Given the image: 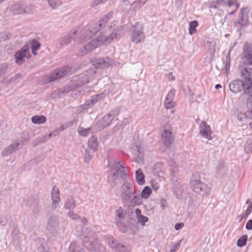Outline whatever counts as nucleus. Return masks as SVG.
Wrapping results in <instances>:
<instances>
[{
  "label": "nucleus",
  "instance_id": "33",
  "mask_svg": "<svg viewBox=\"0 0 252 252\" xmlns=\"http://www.w3.org/2000/svg\"><path fill=\"white\" fill-rule=\"evenodd\" d=\"M136 182L139 185L145 183V176L141 169H138L135 172Z\"/></svg>",
  "mask_w": 252,
  "mask_h": 252
},
{
  "label": "nucleus",
  "instance_id": "48",
  "mask_svg": "<svg viewBox=\"0 0 252 252\" xmlns=\"http://www.w3.org/2000/svg\"><path fill=\"white\" fill-rule=\"evenodd\" d=\"M11 36L12 35L9 32L4 31L1 33L0 38L3 41H6L8 40Z\"/></svg>",
  "mask_w": 252,
  "mask_h": 252
},
{
  "label": "nucleus",
  "instance_id": "43",
  "mask_svg": "<svg viewBox=\"0 0 252 252\" xmlns=\"http://www.w3.org/2000/svg\"><path fill=\"white\" fill-rule=\"evenodd\" d=\"M142 197L138 196L137 195H134L132 197V199H131V204H129V205H127V206L129 207L131 205H139L142 204V199L141 198Z\"/></svg>",
  "mask_w": 252,
  "mask_h": 252
},
{
  "label": "nucleus",
  "instance_id": "31",
  "mask_svg": "<svg viewBox=\"0 0 252 252\" xmlns=\"http://www.w3.org/2000/svg\"><path fill=\"white\" fill-rule=\"evenodd\" d=\"M88 145L89 149L96 151L98 146L97 137L94 136L91 137L88 141Z\"/></svg>",
  "mask_w": 252,
  "mask_h": 252
},
{
  "label": "nucleus",
  "instance_id": "55",
  "mask_svg": "<svg viewBox=\"0 0 252 252\" xmlns=\"http://www.w3.org/2000/svg\"><path fill=\"white\" fill-rule=\"evenodd\" d=\"M164 105L167 109L173 108L174 106V103L173 101L165 100L164 102Z\"/></svg>",
  "mask_w": 252,
  "mask_h": 252
},
{
  "label": "nucleus",
  "instance_id": "14",
  "mask_svg": "<svg viewBox=\"0 0 252 252\" xmlns=\"http://www.w3.org/2000/svg\"><path fill=\"white\" fill-rule=\"evenodd\" d=\"M77 33L76 30H72L67 33L63 36L60 40L61 46H66L69 44L72 40H75L76 35Z\"/></svg>",
  "mask_w": 252,
  "mask_h": 252
},
{
  "label": "nucleus",
  "instance_id": "2",
  "mask_svg": "<svg viewBox=\"0 0 252 252\" xmlns=\"http://www.w3.org/2000/svg\"><path fill=\"white\" fill-rule=\"evenodd\" d=\"M242 76L245 82L240 79L233 80L229 84V90L235 94L243 90L244 94H252V69H244L242 71Z\"/></svg>",
  "mask_w": 252,
  "mask_h": 252
},
{
  "label": "nucleus",
  "instance_id": "19",
  "mask_svg": "<svg viewBox=\"0 0 252 252\" xmlns=\"http://www.w3.org/2000/svg\"><path fill=\"white\" fill-rule=\"evenodd\" d=\"M95 233L92 229L84 227L82 228L81 239L82 240L83 244H86L89 240L91 238H96Z\"/></svg>",
  "mask_w": 252,
  "mask_h": 252
},
{
  "label": "nucleus",
  "instance_id": "49",
  "mask_svg": "<svg viewBox=\"0 0 252 252\" xmlns=\"http://www.w3.org/2000/svg\"><path fill=\"white\" fill-rule=\"evenodd\" d=\"M108 0H93V1L91 3V6L92 7H95L99 4H102L105 2L107 1ZM126 0H122L123 2H125Z\"/></svg>",
  "mask_w": 252,
  "mask_h": 252
},
{
  "label": "nucleus",
  "instance_id": "28",
  "mask_svg": "<svg viewBox=\"0 0 252 252\" xmlns=\"http://www.w3.org/2000/svg\"><path fill=\"white\" fill-rule=\"evenodd\" d=\"M76 207V201L74 198L69 196L65 201L64 207L65 209L70 211L73 210Z\"/></svg>",
  "mask_w": 252,
  "mask_h": 252
},
{
  "label": "nucleus",
  "instance_id": "56",
  "mask_svg": "<svg viewBox=\"0 0 252 252\" xmlns=\"http://www.w3.org/2000/svg\"><path fill=\"white\" fill-rule=\"evenodd\" d=\"M26 204L27 205L32 207V206H34L35 203V199L32 197H29L26 201Z\"/></svg>",
  "mask_w": 252,
  "mask_h": 252
},
{
  "label": "nucleus",
  "instance_id": "58",
  "mask_svg": "<svg viewBox=\"0 0 252 252\" xmlns=\"http://www.w3.org/2000/svg\"><path fill=\"white\" fill-rule=\"evenodd\" d=\"M217 172L219 175H223L225 173V167L222 165H220L218 168Z\"/></svg>",
  "mask_w": 252,
  "mask_h": 252
},
{
  "label": "nucleus",
  "instance_id": "8",
  "mask_svg": "<svg viewBox=\"0 0 252 252\" xmlns=\"http://www.w3.org/2000/svg\"><path fill=\"white\" fill-rule=\"evenodd\" d=\"M30 44H26L15 55V62L20 65L25 62V58H29L31 55L29 52Z\"/></svg>",
  "mask_w": 252,
  "mask_h": 252
},
{
  "label": "nucleus",
  "instance_id": "51",
  "mask_svg": "<svg viewBox=\"0 0 252 252\" xmlns=\"http://www.w3.org/2000/svg\"><path fill=\"white\" fill-rule=\"evenodd\" d=\"M148 221V218L147 217L140 216V217L137 219V222L140 223L142 226H144L145 222Z\"/></svg>",
  "mask_w": 252,
  "mask_h": 252
},
{
  "label": "nucleus",
  "instance_id": "22",
  "mask_svg": "<svg viewBox=\"0 0 252 252\" xmlns=\"http://www.w3.org/2000/svg\"><path fill=\"white\" fill-rule=\"evenodd\" d=\"M248 13L246 8H242L239 14L238 21L235 24H239L241 26H246L248 22Z\"/></svg>",
  "mask_w": 252,
  "mask_h": 252
},
{
  "label": "nucleus",
  "instance_id": "21",
  "mask_svg": "<svg viewBox=\"0 0 252 252\" xmlns=\"http://www.w3.org/2000/svg\"><path fill=\"white\" fill-rule=\"evenodd\" d=\"M243 55L249 65H252V44L246 43L243 47Z\"/></svg>",
  "mask_w": 252,
  "mask_h": 252
},
{
  "label": "nucleus",
  "instance_id": "3",
  "mask_svg": "<svg viewBox=\"0 0 252 252\" xmlns=\"http://www.w3.org/2000/svg\"><path fill=\"white\" fill-rule=\"evenodd\" d=\"M113 14V12L111 11L103 16L96 23L93 31H90L89 34L87 33V35L84 37V40L90 38L93 34L98 31L100 32V35L109 36L113 30L111 31V26L107 25V23L112 18Z\"/></svg>",
  "mask_w": 252,
  "mask_h": 252
},
{
  "label": "nucleus",
  "instance_id": "16",
  "mask_svg": "<svg viewBox=\"0 0 252 252\" xmlns=\"http://www.w3.org/2000/svg\"><path fill=\"white\" fill-rule=\"evenodd\" d=\"M22 145L23 143L22 141L18 140L12 143L8 147L5 148L2 152L1 155L3 157L7 156L21 148Z\"/></svg>",
  "mask_w": 252,
  "mask_h": 252
},
{
  "label": "nucleus",
  "instance_id": "20",
  "mask_svg": "<svg viewBox=\"0 0 252 252\" xmlns=\"http://www.w3.org/2000/svg\"><path fill=\"white\" fill-rule=\"evenodd\" d=\"M51 196L52 200V208L55 209L61 200L60 190L56 185L52 188Z\"/></svg>",
  "mask_w": 252,
  "mask_h": 252
},
{
  "label": "nucleus",
  "instance_id": "37",
  "mask_svg": "<svg viewBox=\"0 0 252 252\" xmlns=\"http://www.w3.org/2000/svg\"><path fill=\"white\" fill-rule=\"evenodd\" d=\"M48 3L52 9H57L62 5L61 0H47Z\"/></svg>",
  "mask_w": 252,
  "mask_h": 252
},
{
  "label": "nucleus",
  "instance_id": "40",
  "mask_svg": "<svg viewBox=\"0 0 252 252\" xmlns=\"http://www.w3.org/2000/svg\"><path fill=\"white\" fill-rule=\"evenodd\" d=\"M208 51L210 56V61H212L214 60V59L215 58V51H216L215 44H211V43H210Z\"/></svg>",
  "mask_w": 252,
  "mask_h": 252
},
{
  "label": "nucleus",
  "instance_id": "35",
  "mask_svg": "<svg viewBox=\"0 0 252 252\" xmlns=\"http://www.w3.org/2000/svg\"><path fill=\"white\" fill-rule=\"evenodd\" d=\"M32 121L33 124H41L46 121V118L43 115H35L32 118Z\"/></svg>",
  "mask_w": 252,
  "mask_h": 252
},
{
  "label": "nucleus",
  "instance_id": "9",
  "mask_svg": "<svg viewBox=\"0 0 252 252\" xmlns=\"http://www.w3.org/2000/svg\"><path fill=\"white\" fill-rule=\"evenodd\" d=\"M107 242L110 247L116 252H128L127 247L122 243H119L116 239L108 237Z\"/></svg>",
  "mask_w": 252,
  "mask_h": 252
},
{
  "label": "nucleus",
  "instance_id": "46",
  "mask_svg": "<svg viewBox=\"0 0 252 252\" xmlns=\"http://www.w3.org/2000/svg\"><path fill=\"white\" fill-rule=\"evenodd\" d=\"M22 76V75L21 73H19L17 74H16L14 77H11L10 79H6V80H4V83L9 84H10L15 81H16L17 79L20 78Z\"/></svg>",
  "mask_w": 252,
  "mask_h": 252
},
{
  "label": "nucleus",
  "instance_id": "27",
  "mask_svg": "<svg viewBox=\"0 0 252 252\" xmlns=\"http://www.w3.org/2000/svg\"><path fill=\"white\" fill-rule=\"evenodd\" d=\"M10 10L15 15L23 14L26 12L25 9V5L20 3L12 5L10 7Z\"/></svg>",
  "mask_w": 252,
  "mask_h": 252
},
{
  "label": "nucleus",
  "instance_id": "59",
  "mask_svg": "<svg viewBox=\"0 0 252 252\" xmlns=\"http://www.w3.org/2000/svg\"><path fill=\"white\" fill-rule=\"evenodd\" d=\"M7 220L5 217L1 216L0 217V224L4 226L7 223Z\"/></svg>",
  "mask_w": 252,
  "mask_h": 252
},
{
  "label": "nucleus",
  "instance_id": "10",
  "mask_svg": "<svg viewBox=\"0 0 252 252\" xmlns=\"http://www.w3.org/2000/svg\"><path fill=\"white\" fill-rule=\"evenodd\" d=\"M116 224L119 227L121 231L125 233L127 230V226L124 224L123 220L125 218L126 213H124V210L122 207H120L118 210H116Z\"/></svg>",
  "mask_w": 252,
  "mask_h": 252
},
{
  "label": "nucleus",
  "instance_id": "50",
  "mask_svg": "<svg viewBox=\"0 0 252 252\" xmlns=\"http://www.w3.org/2000/svg\"><path fill=\"white\" fill-rule=\"evenodd\" d=\"M148 0H137L133 3L134 6L136 8H140Z\"/></svg>",
  "mask_w": 252,
  "mask_h": 252
},
{
  "label": "nucleus",
  "instance_id": "6",
  "mask_svg": "<svg viewBox=\"0 0 252 252\" xmlns=\"http://www.w3.org/2000/svg\"><path fill=\"white\" fill-rule=\"evenodd\" d=\"M122 190L121 198L125 205L131 204V195L135 193L132 185L127 182L124 183L121 187Z\"/></svg>",
  "mask_w": 252,
  "mask_h": 252
},
{
  "label": "nucleus",
  "instance_id": "11",
  "mask_svg": "<svg viewBox=\"0 0 252 252\" xmlns=\"http://www.w3.org/2000/svg\"><path fill=\"white\" fill-rule=\"evenodd\" d=\"M161 136L163 143L166 147H169L174 140L170 126H166L163 127V132L161 134Z\"/></svg>",
  "mask_w": 252,
  "mask_h": 252
},
{
  "label": "nucleus",
  "instance_id": "54",
  "mask_svg": "<svg viewBox=\"0 0 252 252\" xmlns=\"http://www.w3.org/2000/svg\"><path fill=\"white\" fill-rule=\"evenodd\" d=\"M91 107H92V105H91L89 100H87L84 104L80 106L79 109H80V110L79 111V112H81L82 110L88 109Z\"/></svg>",
  "mask_w": 252,
  "mask_h": 252
},
{
  "label": "nucleus",
  "instance_id": "13",
  "mask_svg": "<svg viewBox=\"0 0 252 252\" xmlns=\"http://www.w3.org/2000/svg\"><path fill=\"white\" fill-rule=\"evenodd\" d=\"M190 186L192 190L197 193L206 192L208 189V186L205 183L196 179H192L190 180Z\"/></svg>",
  "mask_w": 252,
  "mask_h": 252
},
{
  "label": "nucleus",
  "instance_id": "45",
  "mask_svg": "<svg viewBox=\"0 0 252 252\" xmlns=\"http://www.w3.org/2000/svg\"><path fill=\"white\" fill-rule=\"evenodd\" d=\"M120 108L116 107L112 111H111L108 114V115L110 117V119H111L113 120L116 116H117L119 114L120 112Z\"/></svg>",
  "mask_w": 252,
  "mask_h": 252
},
{
  "label": "nucleus",
  "instance_id": "30",
  "mask_svg": "<svg viewBox=\"0 0 252 252\" xmlns=\"http://www.w3.org/2000/svg\"><path fill=\"white\" fill-rule=\"evenodd\" d=\"M172 183L173 184V189L176 197L179 198L182 194L183 188L182 185L178 183V182L174 181Z\"/></svg>",
  "mask_w": 252,
  "mask_h": 252
},
{
  "label": "nucleus",
  "instance_id": "7",
  "mask_svg": "<svg viewBox=\"0 0 252 252\" xmlns=\"http://www.w3.org/2000/svg\"><path fill=\"white\" fill-rule=\"evenodd\" d=\"M130 32L131 39L136 44L141 42L145 38L143 26L139 22H137L132 26Z\"/></svg>",
  "mask_w": 252,
  "mask_h": 252
},
{
  "label": "nucleus",
  "instance_id": "17",
  "mask_svg": "<svg viewBox=\"0 0 252 252\" xmlns=\"http://www.w3.org/2000/svg\"><path fill=\"white\" fill-rule=\"evenodd\" d=\"M133 158L137 163H140L143 162L144 150L142 146L136 145L132 149Z\"/></svg>",
  "mask_w": 252,
  "mask_h": 252
},
{
  "label": "nucleus",
  "instance_id": "60",
  "mask_svg": "<svg viewBox=\"0 0 252 252\" xmlns=\"http://www.w3.org/2000/svg\"><path fill=\"white\" fill-rule=\"evenodd\" d=\"M32 209L34 213H37L39 211L40 207L38 205L36 204L34 206L32 207Z\"/></svg>",
  "mask_w": 252,
  "mask_h": 252
},
{
  "label": "nucleus",
  "instance_id": "47",
  "mask_svg": "<svg viewBox=\"0 0 252 252\" xmlns=\"http://www.w3.org/2000/svg\"><path fill=\"white\" fill-rule=\"evenodd\" d=\"M252 212V204L249 205L245 213L241 215V220L248 217Z\"/></svg>",
  "mask_w": 252,
  "mask_h": 252
},
{
  "label": "nucleus",
  "instance_id": "64",
  "mask_svg": "<svg viewBox=\"0 0 252 252\" xmlns=\"http://www.w3.org/2000/svg\"><path fill=\"white\" fill-rule=\"evenodd\" d=\"M181 240L179 241V242L176 244H175L172 248L171 249L170 252H175L176 251L177 248L179 245V243L181 242Z\"/></svg>",
  "mask_w": 252,
  "mask_h": 252
},
{
  "label": "nucleus",
  "instance_id": "38",
  "mask_svg": "<svg viewBox=\"0 0 252 252\" xmlns=\"http://www.w3.org/2000/svg\"><path fill=\"white\" fill-rule=\"evenodd\" d=\"M94 152L95 151H93V150L86 149L84 154V160L85 162H88L92 159L93 155Z\"/></svg>",
  "mask_w": 252,
  "mask_h": 252
},
{
  "label": "nucleus",
  "instance_id": "63",
  "mask_svg": "<svg viewBox=\"0 0 252 252\" xmlns=\"http://www.w3.org/2000/svg\"><path fill=\"white\" fill-rule=\"evenodd\" d=\"M59 133V130H58V129L51 132L49 134V136L50 137V138H52L53 136H56L57 135H58V134Z\"/></svg>",
  "mask_w": 252,
  "mask_h": 252
},
{
  "label": "nucleus",
  "instance_id": "32",
  "mask_svg": "<svg viewBox=\"0 0 252 252\" xmlns=\"http://www.w3.org/2000/svg\"><path fill=\"white\" fill-rule=\"evenodd\" d=\"M67 252H84L83 248L76 242L71 243Z\"/></svg>",
  "mask_w": 252,
  "mask_h": 252
},
{
  "label": "nucleus",
  "instance_id": "26",
  "mask_svg": "<svg viewBox=\"0 0 252 252\" xmlns=\"http://www.w3.org/2000/svg\"><path fill=\"white\" fill-rule=\"evenodd\" d=\"M73 82H74V86L79 87L89 82V77L86 74H80L74 78Z\"/></svg>",
  "mask_w": 252,
  "mask_h": 252
},
{
  "label": "nucleus",
  "instance_id": "29",
  "mask_svg": "<svg viewBox=\"0 0 252 252\" xmlns=\"http://www.w3.org/2000/svg\"><path fill=\"white\" fill-rule=\"evenodd\" d=\"M8 69V64L3 63L0 65V81L4 83V80H6V75Z\"/></svg>",
  "mask_w": 252,
  "mask_h": 252
},
{
  "label": "nucleus",
  "instance_id": "42",
  "mask_svg": "<svg viewBox=\"0 0 252 252\" xmlns=\"http://www.w3.org/2000/svg\"><path fill=\"white\" fill-rule=\"evenodd\" d=\"M197 21L194 20L191 21L189 24V32L190 34H192L196 31V28L198 26Z\"/></svg>",
  "mask_w": 252,
  "mask_h": 252
},
{
  "label": "nucleus",
  "instance_id": "23",
  "mask_svg": "<svg viewBox=\"0 0 252 252\" xmlns=\"http://www.w3.org/2000/svg\"><path fill=\"white\" fill-rule=\"evenodd\" d=\"M112 121V120L110 119V117L108 114L104 116L100 120H99L97 122L96 124V130H100L107 126H108Z\"/></svg>",
  "mask_w": 252,
  "mask_h": 252
},
{
  "label": "nucleus",
  "instance_id": "44",
  "mask_svg": "<svg viewBox=\"0 0 252 252\" xmlns=\"http://www.w3.org/2000/svg\"><path fill=\"white\" fill-rule=\"evenodd\" d=\"M33 51L37 50L40 47V43L36 39H32L28 43Z\"/></svg>",
  "mask_w": 252,
  "mask_h": 252
},
{
  "label": "nucleus",
  "instance_id": "57",
  "mask_svg": "<svg viewBox=\"0 0 252 252\" xmlns=\"http://www.w3.org/2000/svg\"><path fill=\"white\" fill-rule=\"evenodd\" d=\"M51 138L50 136H49V134L48 135H45L43 136H42L41 138H40L38 141V144H41L45 142L49 139H50Z\"/></svg>",
  "mask_w": 252,
  "mask_h": 252
},
{
  "label": "nucleus",
  "instance_id": "53",
  "mask_svg": "<svg viewBox=\"0 0 252 252\" xmlns=\"http://www.w3.org/2000/svg\"><path fill=\"white\" fill-rule=\"evenodd\" d=\"M175 91L174 90H171L167 94L165 100L172 101L175 96Z\"/></svg>",
  "mask_w": 252,
  "mask_h": 252
},
{
  "label": "nucleus",
  "instance_id": "25",
  "mask_svg": "<svg viewBox=\"0 0 252 252\" xmlns=\"http://www.w3.org/2000/svg\"><path fill=\"white\" fill-rule=\"evenodd\" d=\"M168 162L169 166L171 168V182H173L175 181L177 182L178 178L177 175L179 171L178 167L173 160H171Z\"/></svg>",
  "mask_w": 252,
  "mask_h": 252
},
{
  "label": "nucleus",
  "instance_id": "39",
  "mask_svg": "<svg viewBox=\"0 0 252 252\" xmlns=\"http://www.w3.org/2000/svg\"><path fill=\"white\" fill-rule=\"evenodd\" d=\"M152 193L151 188L148 186H146L142 191L141 197L144 199L148 198Z\"/></svg>",
  "mask_w": 252,
  "mask_h": 252
},
{
  "label": "nucleus",
  "instance_id": "62",
  "mask_svg": "<svg viewBox=\"0 0 252 252\" xmlns=\"http://www.w3.org/2000/svg\"><path fill=\"white\" fill-rule=\"evenodd\" d=\"M184 224L183 222L177 223L175 225V229L176 230H180L184 226Z\"/></svg>",
  "mask_w": 252,
  "mask_h": 252
},
{
  "label": "nucleus",
  "instance_id": "24",
  "mask_svg": "<svg viewBox=\"0 0 252 252\" xmlns=\"http://www.w3.org/2000/svg\"><path fill=\"white\" fill-rule=\"evenodd\" d=\"M200 133L204 137L206 138L208 140H210L212 139L211 136V130L210 127L209 125H207V123L205 122H202L200 125Z\"/></svg>",
  "mask_w": 252,
  "mask_h": 252
},
{
  "label": "nucleus",
  "instance_id": "61",
  "mask_svg": "<svg viewBox=\"0 0 252 252\" xmlns=\"http://www.w3.org/2000/svg\"><path fill=\"white\" fill-rule=\"evenodd\" d=\"M246 228L247 230H250L252 229V220H248L246 224Z\"/></svg>",
  "mask_w": 252,
  "mask_h": 252
},
{
  "label": "nucleus",
  "instance_id": "1",
  "mask_svg": "<svg viewBox=\"0 0 252 252\" xmlns=\"http://www.w3.org/2000/svg\"><path fill=\"white\" fill-rule=\"evenodd\" d=\"M125 26H121L114 28L109 36L99 35L97 38L92 39L84 45L83 54H86L95 49L100 42L107 45L112 42L113 40L120 38L125 34Z\"/></svg>",
  "mask_w": 252,
  "mask_h": 252
},
{
  "label": "nucleus",
  "instance_id": "15",
  "mask_svg": "<svg viewBox=\"0 0 252 252\" xmlns=\"http://www.w3.org/2000/svg\"><path fill=\"white\" fill-rule=\"evenodd\" d=\"M113 60L108 57L99 58L93 61V65L96 68H106L112 64Z\"/></svg>",
  "mask_w": 252,
  "mask_h": 252
},
{
  "label": "nucleus",
  "instance_id": "18",
  "mask_svg": "<svg viewBox=\"0 0 252 252\" xmlns=\"http://www.w3.org/2000/svg\"><path fill=\"white\" fill-rule=\"evenodd\" d=\"M59 225L58 218L57 216H51L48 220L47 226V231L50 232L53 235L57 233V228Z\"/></svg>",
  "mask_w": 252,
  "mask_h": 252
},
{
  "label": "nucleus",
  "instance_id": "12",
  "mask_svg": "<svg viewBox=\"0 0 252 252\" xmlns=\"http://www.w3.org/2000/svg\"><path fill=\"white\" fill-rule=\"evenodd\" d=\"M91 252H105V248L100 243L97 237L94 238L90 243L84 245Z\"/></svg>",
  "mask_w": 252,
  "mask_h": 252
},
{
  "label": "nucleus",
  "instance_id": "52",
  "mask_svg": "<svg viewBox=\"0 0 252 252\" xmlns=\"http://www.w3.org/2000/svg\"><path fill=\"white\" fill-rule=\"evenodd\" d=\"M67 216L73 220H77L80 218V217L78 214L71 211L67 213Z\"/></svg>",
  "mask_w": 252,
  "mask_h": 252
},
{
  "label": "nucleus",
  "instance_id": "41",
  "mask_svg": "<svg viewBox=\"0 0 252 252\" xmlns=\"http://www.w3.org/2000/svg\"><path fill=\"white\" fill-rule=\"evenodd\" d=\"M248 240V236L246 235H244L241 236L237 242V245L239 247H242L245 246L247 244Z\"/></svg>",
  "mask_w": 252,
  "mask_h": 252
},
{
  "label": "nucleus",
  "instance_id": "5",
  "mask_svg": "<svg viewBox=\"0 0 252 252\" xmlns=\"http://www.w3.org/2000/svg\"><path fill=\"white\" fill-rule=\"evenodd\" d=\"M125 167L120 164V162L115 160L113 162V166L111 169L109 177L113 180L120 177L123 181H126L127 174L125 169Z\"/></svg>",
  "mask_w": 252,
  "mask_h": 252
},
{
  "label": "nucleus",
  "instance_id": "4",
  "mask_svg": "<svg viewBox=\"0 0 252 252\" xmlns=\"http://www.w3.org/2000/svg\"><path fill=\"white\" fill-rule=\"evenodd\" d=\"M71 69L72 68L68 65L57 68L51 72L49 75H45L43 77L42 82L46 84L62 79L68 75L71 72Z\"/></svg>",
  "mask_w": 252,
  "mask_h": 252
},
{
  "label": "nucleus",
  "instance_id": "36",
  "mask_svg": "<svg viewBox=\"0 0 252 252\" xmlns=\"http://www.w3.org/2000/svg\"><path fill=\"white\" fill-rule=\"evenodd\" d=\"M78 132L79 134L83 136H87L89 133H93L94 132V128L90 127L88 128L79 127L78 128Z\"/></svg>",
  "mask_w": 252,
  "mask_h": 252
},
{
  "label": "nucleus",
  "instance_id": "34",
  "mask_svg": "<svg viewBox=\"0 0 252 252\" xmlns=\"http://www.w3.org/2000/svg\"><path fill=\"white\" fill-rule=\"evenodd\" d=\"M105 97L104 93H100L92 96L90 99H89V103H90L92 106L97 103L99 100Z\"/></svg>",
  "mask_w": 252,
  "mask_h": 252
}]
</instances>
